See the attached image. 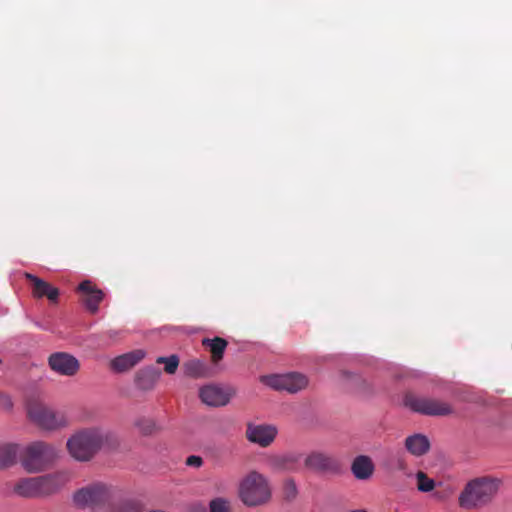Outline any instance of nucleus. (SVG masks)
<instances>
[{"label":"nucleus","mask_w":512,"mask_h":512,"mask_svg":"<svg viewBox=\"0 0 512 512\" xmlns=\"http://www.w3.org/2000/svg\"><path fill=\"white\" fill-rule=\"evenodd\" d=\"M116 444L115 435L100 427L82 429L67 441L69 454L78 461H89L101 448Z\"/></svg>","instance_id":"1"},{"label":"nucleus","mask_w":512,"mask_h":512,"mask_svg":"<svg viewBox=\"0 0 512 512\" xmlns=\"http://www.w3.org/2000/svg\"><path fill=\"white\" fill-rule=\"evenodd\" d=\"M500 481L491 477H480L469 481L459 495L461 508H481L492 501L499 490Z\"/></svg>","instance_id":"2"},{"label":"nucleus","mask_w":512,"mask_h":512,"mask_svg":"<svg viewBox=\"0 0 512 512\" xmlns=\"http://www.w3.org/2000/svg\"><path fill=\"white\" fill-rule=\"evenodd\" d=\"M238 496L247 507L263 506L270 502L272 489L263 474L251 471L241 480Z\"/></svg>","instance_id":"3"},{"label":"nucleus","mask_w":512,"mask_h":512,"mask_svg":"<svg viewBox=\"0 0 512 512\" xmlns=\"http://www.w3.org/2000/svg\"><path fill=\"white\" fill-rule=\"evenodd\" d=\"M118 489L102 482L88 484L73 495L74 504L81 509L104 510L116 498Z\"/></svg>","instance_id":"4"},{"label":"nucleus","mask_w":512,"mask_h":512,"mask_svg":"<svg viewBox=\"0 0 512 512\" xmlns=\"http://www.w3.org/2000/svg\"><path fill=\"white\" fill-rule=\"evenodd\" d=\"M58 457L55 446L36 441L27 445L20 453V463L29 473H36L47 469Z\"/></svg>","instance_id":"5"},{"label":"nucleus","mask_w":512,"mask_h":512,"mask_svg":"<svg viewBox=\"0 0 512 512\" xmlns=\"http://www.w3.org/2000/svg\"><path fill=\"white\" fill-rule=\"evenodd\" d=\"M404 405L413 412L426 416H448L454 413L453 406L443 400L421 397L408 393L404 397Z\"/></svg>","instance_id":"6"},{"label":"nucleus","mask_w":512,"mask_h":512,"mask_svg":"<svg viewBox=\"0 0 512 512\" xmlns=\"http://www.w3.org/2000/svg\"><path fill=\"white\" fill-rule=\"evenodd\" d=\"M28 416L38 426L47 430H54L67 424L63 413L55 412L40 402L29 403Z\"/></svg>","instance_id":"7"},{"label":"nucleus","mask_w":512,"mask_h":512,"mask_svg":"<svg viewBox=\"0 0 512 512\" xmlns=\"http://www.w3.org/2000/svg\"><path fill=\"white\" fill-rule=\"evenodd\" d=\"M261 381L275 390H285L289 393H297L308 385V378L298 372L263 376Z\"/></svg>","instance_id":"8"},{"label":"nucleus","mask_w":512,"mask_h":512,"mask_svg":"<svg viewBox=\"0 0 512 512\" xmlns=\"http://www.w3.org/2000/svg\"><path fill=\"white\" fill-rule=\"evenodd\" d=\"M304 465L307 469L320 473L337 474L341 471L339 460L333 455L322 451L309 453L304 460Z\"/></svg>","instance_id":"9"},{"label":"nucleus","mask_w":512,"mask_h":512,"mask_svg":"<svg viewBox=\"0 0 512 512\" xmlns=\"http://www.w3.org/2000/svg\"><path fill=\"white\" fill-rule=\"evenodd\" d=\"M48 364L51 370L65 376L75 375L80 368L79 361L66 352H55L51 354L48 358Z\"/></svg>","instance_id":"10"},{"label":"nucleus","mask_w":512,"mask_h":512,"mask_svg":"<svg viewBox=\"0 0 512 512\" xmlns=\"http://www.w3.org/2000/svg\"><path fill=\"white\" fill-rule=\"evenodd\" d=\"M277 435V429L272 425H248L246 437L250 442L261 447L269 446Z\"/></svg>","instance_id":"11"},{"label":"nucleus","mask_w":512,"mask_h":512,"mask_svg":"<svg viewBox=\"0 0 512 512\" xmlns=\"http://www.w3.org/2000/svg\"><path fill=\"white\" fill-rule=\"evenodd\" d=\"M199 397L204 404L218 407L226 405L229 402L231 395L222 387L209 384L200 389Z\"/></svg>","instance_id":"12"},{"label":"nucleus","mask_w":512,"mask_h":512,"mask_svg":"<svg viewBox=\"0 0 512 512\" xmlns=\"http://www.w3.org/2000/svg\"><path fill=\"white\" fill-rule=\"evenodd\" d=\"M66 480V475L63 473H53L36 477L39 497L57 492L65 484Z\"/></svg>","instance_id":"13"},{"label":"nucleus","mask_w":512,"mask_h":512,"mask_svg":"<svg viewBox=\"0 0 512 512\" xmlns=\"http://www.w3.org/2000/svg\"><path fill=\"white\" fill-rule=\"evenodd\" d=\"M78 290L85 294L83 302L89 312L95 314L98 311L99 304L103 300L104 294L97 289L91 281L85 280L78 286Z\"/></svg>","instance_id":"14"},{"label":"nucleus","mask_w":512,"mask_h":512,"mask_svg":"<svg viewBox=\"0 0 512 512\" xmlns=\"http://www.w3.org/2000/svg\"><path fill=\"white\" fill-rule=\"evenodd\" d=\"M144 357L145 352L141 349H137L115 357L113 360H111L110 367L115 372L122 373L133 368Z\"/></svg>","instance_id":"15"},{"label":"nucleus","mask_w":512,"mask_h":512,"mask_svg":"<svg viewBox=\"0 0 512 512\" xmlns=\"http://www.w3.org/2000/svg\"><path fill=\"white\" fill-rule=\"evenodd\" d=\"M25 278L29 280L33 286V295L37 298L47 297L50 301H56L59 296V290L51 286L48 282L26 273Z\"/></svg>","instance_id":"16"},{"label":"nucleus","mask_w":512,"mask_h":512,"mask_svg":"<svg viewBox=\"0 0 512 512\" xmlns=\"http://www.w3.org/2000/svg\"><path fill=\"white\" fill-rule=\"evenodd\" d=\"M405 448L414 456H422L430 449L429 439L420 433L408 436L405 440Z\"/></svg>","instance_id":"17"},{"label":"nucleus","mask_w":512,"mask_h":512,"mask_svg":"<svg viewBox=\"0 0 512 512\" xmlns=\"http://www.w3.org/2000/svg\"><path fill=\"white\" fill-rule=\"evenodd\" d=\"M351 471L357 479L366 480L373 474L374 465L368 456L360 455L353 460Z\"/></svg>","instance_id":"18"},{"label":"nucleus","mask_w":512,"mask_h":512,"mask_svg":"<svg viewBox=\"0 0 512 512\" xmlns=\"http://www.w3.org/2000/svg\"><path fill=\"white\" fill-rule=\"evenodd\" d=\"M228 342L221 337L204 338L202 340V346L206 348L211 354V360L214 364H217L223 359L225 349L227 348Z\"/></svg>","instance_id":"19"},{"label":"nucleus","mask_w":512,"mask_h":512,"mask_svg":"<svg viewBox=\"0 0 512 512\" xmlns=\"http://www.w3.org/2000/svg\"><path fill=\"white\" fill-rule=\"evenodd\" d=\"M13 493L23 498L39 497L36 477L22 478L17 481L13 487Z\"/></svg>","instance_id":"20"},{"label":"nucleus","mask_w":512,"mask_h":512,"mask_svg":"<svg viewBox=\"0 0 512 512\" xmlns=\"http://www.w3.org/2000/svg\"><path fill=\"white\" fill-rule=\"evenodd\" d=\"M120 491L114 500L108 505L106 512H141L142 505L134 499H120Z\"/></svg>","instance_id":"21"},{"label":"nucleus","mask_w":512,"mask_h":512,"mask_svg":"<svg viewBox=\"0 0 512 512\" xmlns=\"http://www.w3.org/2000/svg\"><path fill=\"white\" fill-rule=\"evenodd\" d=\"M159 376L160 372L157 369L153 367H148L140 370L137 373L136 381L141 389L148 390L155 385V383L159 379Z\"/></svg>","instance_id":"22"},{"label":"nucleus","mask_w":512,"mask_h":512,"mask_svg":"<svg viewBox=\"0 0 512 512\" xmlns=\"http://www.w3.org/2000/svg\"><path fill=\"white\" fill-rule=\"evenodd\" d=\"M19 446L16 444H4L0 446V467L7 468L16 463L17 457H20Z\"/></svg>","instance_id":"23"},{"label":"nucleus","mask_w":512,"mask_h":512,"mask_svg":"<svg viewBox=\"0 0 512 512\" xmlns=\"http://www.w3.org/2000/svg\"><path fill=\"white\" fill-rule=\"evenodd\" d=\"M184 372L192 378H204L209 376V367L199 359H191L183 364Z\"/></svg>","instance_id":"24"},{"label":"nucleus","mask_w":512,"mask_h":512,"mask_svg":"<svg viewBox=\"0 0 512 512\" xmlns=\"http://www.w3.org/2000/svg\"><path fill=\"white\" fill-rule=\"evenodd\" d=\"M135 426L142 435L148 436L157 430L156 423L153 419L141 417L135 421Z\"/></svg>","instance_id":"25"},{"label":"nucleus","mask_w":512,"mask_h":512,"mask_svg":"<svg viewBox=\"0 0 512 512\" xmlns=\"http://www.w3.org/2000/svg\"><path fill=\"white\" fill-rule=\"evenodd\" d=\"M417 488L421 492H430L435 487L433 479L429 478L424 472L418 471L416 474Z\"/></svg>","instance_id":"26"},{"label":"nucleus","mask_w":512,"mask_h":512,"mask_svg":"<svg viewBox=\"0 0 512 512\" xmlns=\"http://www.w3.org/2000/svg\"><path fill=\"white\" fill-rule=\"evenodd\" d=\"M210 512H232L231 503L228 499L217 497L209 503Z\"/></svg>","instance_id":"27"},{"label":"nucleus","mask_w":512,"mask_h":512,"mask_svg":"<svg viewBox=\"0 0 512 512\" xmlns=\"http://www.w3.org/2000/svg\"><path fill=\"white\" fill-rule=\"evenodd\" d=\"M157 363L165 364L164 370L168 374H174L179 366V359L176 355L170 357H159Z\"/></svg>","instance_id":"28"},{"label":"nucleus","mask_w":512,"mask_h":512,"mask_svg":"<svg viewBox=\"0 0 512 512\" xmlns=\"http://www.w3.org/2000/svg\"><path fill=\"white\" fill-rule=\"evenodd\" d=\"M284 497L286 500H293L297 496V487L292 479H288L284 483Z\"/></svg>","instance_id":"29"},{"label":"nucleus","mask_w":512,"mask_h":512,"mask_svg":"<svg viewBox=\"0 0 512 512\" xmlns=\"http://www.w3.org/2000/svg\"><path fill=\"white\" fill-rule=\"evenodd\" d=\"M295 461L296 459L290 455L277 457L273 460L275 466L283 469L289 468V464L294 463Z\"/></svg>","instance_id":"30"},{"label":"nucleus","mask_w":512,"mask_h":512,"mask_svg":"<svg viewBox=\"0 0 512 512\" xmlns=\"http://www.w3.org/2000/svg\"><path fill=\"white\" fill-rule=\"evenodd\" d=\"M185 464L189 467L200 468L203 465V459L197 455H190L186 458Z\"/></svg>","instance_id":"31"},{"label":"nucleus","mask_w":512,"mask_h":512,"mask_svg":"<svg viewBox=\"0 0 512 512\" xmlns=\"http://www.w3.org/2000/svg\"><path fill=\"white\" fill-rule=\"evenodd\" d=\"M0 407L7 411L12 409L13 402L9 395L0 393Z\"/></svg>","instance_id":"32"},{"label":"nucleus","mask_w":512,"mask_h":512,"mask_svg":"<svg viewBox=\"0 0 512 512\" xmlns=\"http://www.w3.org/2000/svg\"><path fill=\"white\" fill-rule=\"evenodd\" d=\"M351 512H367V511L364 509H356V510H352Z\"/></svg>","instance_id":"33"}]
</instances>
